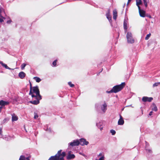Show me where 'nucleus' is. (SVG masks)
<instances>
[{"mask_svg":"<svg viewBox=\"0 0 160 160\" xmlns=\"http://www.w3.org/2000/svg\"><path fill=\"white\" fill-rule=\"evenodd\" d=\"M34 98H35L37 100H34L33 101H30L29 102L32 104L35 105L38 104L40 102L39 101L41 99H38V98H37V97H34Z\"/></svg>","mask_w":160,"mask_h":160,"instance_id":"nucleus-8","label":"nucleus"},{"mask_svg":"<svg viewBox=\"0 0 160 160\" xmlns=\"http://www.w3.org/2000/svg\"><path fill=\"white\" fill-rule=\"evenodd\" d=\"M132 0H128L127 5Z\"/></svg>","mask_w":160,"mask_h":160,"instance_id":"nucleus-40","label":"nucleus"},{"mask_svg":"<svg viewBox=\"0 0 160 160\" xmlns=\"http://www.w3.org/2000/svg\"><path fill=\"white\" fill-rule=\"evenodd\" d=\"M2 132V130L1 129H0V134Z\"/></svg>","mask_w":160,"mask_h":160,"instance_id":"nucleus-43","label":"nucleus"},{"mask_svg":"<svg viewBox=\"0 0 160 160\" xmlns=\"http://www.w3.org/2000/svg\"><path fill=\"white\" fill-rule=\"evenodd\" d=\"M79 141L78 140H74L73 142H70L69 145L72 146H77L79 144Z\"/></svg>","mask_w":160,"mask_h":160,"instance_id":"nucleus-9","label":"nucleus"},{"mask_svg":"<svg viewBox=\"0 0 160 160\" xmlns=\"http://www.w3.org/2000/svg\"><path fill=\"white\" fill-rule=\"evenodd\" d=\"M3 106L0 107V112H1V110Z\"/></svg>","mask_w":160,"mask_h":160,"instance_id":"nucleus-42","label":"nucleus"},{"mask_svg":"<svg viewBox=\"0 0 160 160\" xmlns=\"http://www.w3.org/2000/svg\"><path fill=\"white\" fill-rule=\"evenodd\" d=\"M159 84H160V82L155 83L153 85V87H155L157 86Z\"/></svg>","mask_w":160,"mask_h":160,"instance_id":"nucleus-30","label":"nucleus"},{"mask_svg":"<svg viewBox=\"0 0 160 160\" xmlns=\"http://www.w3.org/2000/svg\"><path fill=\"white\" fill-rule=\"evenodd\" d=\"M57 60H55L52 62V65L54 66H55L57 64Z\"/></svg>","mask_w":160,"mask_h":160,"instance_id":"nucleus-32","label":"nucleus"},{"mask_svg":"<svg viewBox=\"0 0 160 160\" xmlns=\"http://www.w3.org/2000/svg\"><path fill=\"white\" fill-rule=\"evenodd\" d=\"M110 9H108L107 11V12L106 14V16L107 18L110 21L112 20V16L110 15Z\"/></svg>","mask_w":160,"mask_h":160,"instance_id":"nucleus-11","label":"nucleus"},{"mask_svg":"<svg viewBox=\"0 0 160 160\" xmlns=\"http://www.w3.org/2000/svg\"><path fill=\"white\" fill-rule=\"evenodd\" d=\"M143 1L145 7L147 8L148 6V3L149 2V0H143Z\"/></svg>","mask_w":160,"mask_h":160,"instance_id":"nucleus-21","label":"nucleus"},{"mask_svg":"<svg viewBox=\"0 0 160 160\" xmlns=\"http://www.w3.org/2000/svg\"><path fill=\"white\" fill-rule=\"evenodd\" d=\"M25 158L24 156L23 155H21L20 156L19 160H25Z\"/></svg>","mask_w":160,"mask_h":160,"instance_id":"nucleus-26","label":"nucleus"},{"mask_svg":"<svg viewBox=\"0 0 160 160\" xmlns=\"http://www.w3.org/2000/svg\"><path fill=\"white\" fill-rule=\"evenodd\" d=\"M152 113H153L152 111H151V112H150L149 113V115L150 116H151V115H152Z\"/></svg>","mask_w":160,"mask_h":160,"instance_id":"nucleus-38","label":"nucleus"},{"mask_svg":"<svg viewBox=\"0 0 160 160\" xmlns=\"http://www.w3.org/2000/svg\"><path fill=\"white\" fill-rule=\"evenodd\" d=\"M151 35V34L150 33H149V34H147L145 38V39L146 40H147L150 37Z\"/></svg>","mask_w":160,"mask_h":160,"instance_id":"nucleus-25","label":"nucleus"},{"mask_svg":"<svg viewBox=\"0 0 160 160\" xmlns=\"http://www.w3.org/2000/svg\"><path fill=\"white\" fill-rule=\"evenodd\" d=\"M30 94H32V89L33 88V87H32V85L30 82Z\"/></svg>","mask_w":160,"mask_h":160,"instance_id":"nucleus-24","label":"nucleus"},{"mask_svg":"<svg viewBox=\"0 0 160 160\" xmlns=\"http://www.w3.org/2000/svg\"><path fill=\"white\" fill-rule=\"evenodd\" d=\"M127 23L126 21L124 20L123 22V28L125 30V32H126L127 29Z\"/></svg>","mask_w":160,"mask_h":160,"instance_id":"nucleus-18","label":"nucleus"},{"mask_svg":"<svg viewBox=\"0 0 160 160\" xmlns=\"http://www.w3.org/2000/svg\"><path fill=\"white\" fill-rule=\"evenodd\" d=\"M140 16L142 17H145L146 16L145 13L146 12L145 11L142 10H141L139 11V12Z\"/></svg>","mask_w":160,"mask_h":160,"instance_id":"nucleus-13","label":"nucleus"},{"mask_svg":"<svg viewBox=\"0 0 160 160\" xmlns=\"http://www.w3.org/2000/svg\"><path fill=\"white\" fill-rule=\"evenodd\" d=\"M3 21V20L2 18H0V22H2Z\"/></svg>","mask_w":160,"mask_h":160,"instance_id":"nucleus-39","label":"nucleus"},{"mask_svg":"<svg viewBox=\"0 0 160 160\" xmlns=\"http://www.w3.org/2000/svg\"><path fill=\"white\" fill-rule=\"evenodd\" d=\"M68 84L71 87H73L74 86V85L73 84H72L71 82H68Z\"/></svg>","mask_w":160,"mask_h":160,"instance_id":"nucleus-31","label":"nucleus"},{"mask_svg":"<svg viewBox=\"0 0 160 160\" xmlns=\"http://www.w3.org/2000/svg\"><path fill=\"white\" fill-rule=\"evenodd\" d=\"M38 117V116L37 113H34V118L36 119Z\"/></svg>","mask_w":160,"mask_h":160,"instance_id":"nucleus-33","label":"nucleus"},{"mask_svg":"<svg viewBox=\"0 0 160 160\" xmlns=\"http://www.w3.org/2000/svg\"><path fill=\"white\" fill-rule=\"evenodd\" d=\"M12 121H16L18 120V117L16 115L14 114H13L12 115Z\"/></svg>","mask_w":160,"mask_h":160,"instance_id":"nucleus-17","label":"nucleus"},{"mask_svg":"<svg viewBox=\"0 0 160 160\" xmlns=\"http://www.w3.org/2000/svg\"><path fill=\"white\" fill-rule=\"evenodd\" d=\"M33 78L37 82H39L41 81V79L39 78L38 77H34Z\"/></svg>","mask_w":160,"mask_h":160,"instance_id":"nucleus-20","label":"nucleus"},{"mask_svg":"<svg viewBox=\"0 0 160 160\" xmlns=\"http://www.w3.org/2000/svg\"><path fill=\"white\" fill-rule=\"evenodd\" d=\"M32 94H30L29 92V95H31L32 98L37 97L38 99H42V96L40 95V91L38 86L33 87V88L32 89Z\"/></svg>","mask_w":160,"mask_h":160,"instance_id":"nucleus-3","label":"nucleus"},{"mask_svg":"<svg viewBox=\"0 0 160 160\" xmlns=\"http://www.w3.org/2000/svg\"><path fill=\"white\" fill-rule=\"evenodd\" d=\"M62 150H59L54 156H51L48 160H64V157L66 155L65 152H62Z\"/></svg>","mask_w":160,"mask_h":160,"instance_id":"nucleus-1","label":"nucleus"},{"mask_svg":"<svg viewBox=\"0 0 160 160\" xmlns=\"http://www.w3.org/2000/svg\"><path fill=\"white\" fill-rule=\"evenodd\" d=\"M137 6H138V11H140L142 9H141V8H140V7L139 5H137Z\"/></svg>","mask_w":160,"mask_h":160,"instance_id":"nucleus-35","label":"nucleus"},{"mask_svg":"<svg viewBox=\"0 0 160 160\" xmlns=\"http://www.w3.org/2000/svg\"><path fill=\"white\" fill-rule=\"evenodd\" d=\"M26 64L25 63H23L21 65V68L23 69L26 66Z\"/></svg>","mask_w":160,"mask_h":160,"instance_id":"nucleus-28","label":"nucleus"},{"mask_svg":"<svg viewBox=\"0 0 160 160\" xmlns=\"http://www.w3.org/2000/svg\"><path fill=\"white\" fill-rule=\"evenodd\" d=\"M12 22V20L11 19H10L9 20H8L7 21V22L8 24H10L11 22Z\"/></svg>","mask_w":160,"mask_h":160,"instance_id":"nucleus-34","label":"nucleus"},{"mask_svg":"<svg viewBox=\"0 0 160 160\" xmlns=\"http://www.w3.org/2000/svg\"><path fill=\"white\" fill-rule=\"evenodd\" d=\"M31 158V156H29L27 158L25 159H27V160H30V158Z\"/></svg>","mask_w":160,"mask_h":160,"instance_id":"nucleus-37","label":"nucleus"},{"mask_svg":"<svg viewBox=\"0 0 160 160\" xmlns=\"http://www.w3.org/2000/svg\"><path fill=\"white\" fill-rule=\"evenodd\" d=\"M2 65L6 69H10V68L7 66V65L2 63Z\"/></svg>","mask_w":160,"mask_h":160,"instance_id":"nucleus-27","label":"nucleus"},{"mask_svg":"<svg viewBox=\"0 0 160 160\" xmlns=\"http://www.w3.org/2000/svg\"><path fill=\"white\" fill-rule=\"evenodd\" d=\"M146 16L148 17L149 18H152L151 16L150 15H146Z\"/></svg>","mask_w":160,"mask_h":160,"instance_id":"nucleus-36","label":"nucleus"},{"mask_svg":"<svg viewBox=\"0 0 160 160\" xmlns=\"http://www.w3.org/2000/svg\"><path fill=\"white\" fill-rule=\"evenodd\" d=\"M9 102H8L5 101L3 100L0 101V105L2 106H4L5 105L9 104Z\"/></svg>","mask_w":160,"mask_h":160,"instance_id":"nucleus-12","label":"nucleus"},{"mask_svg":"<svg viewBox=\"0 0 160 160\" xmlns=\"http://www.w3.org/2000/svg\"><path fill=\"white\" fill-rule=\"evenodd\" d=\"M107 105L105 103L101 107L102 110L104 112L107 109Z\"/></svg>","mask_w":160,"mask_h":160,"instance_id":"nucleus-16","label":"nucleus"},{"mask_svg":"<svg viewBox=\"0 0 160 160\" xmlns=\"http://www.w3.org/2000/svg\"><path fill=\"white\" fill-rule=\"evenodd\" d=\"M153 98L152 97H143L142 100L143 102H150L153 100Z\"/></svg>","mask_w":160,"mask_h":160,"instance_id":"nucleus-7","label":"nucleus"},{"mask_svg":"<svg viewBox=\"0 0 160 160\" xmlns=\"http://www.w3.org/2000/svg\"><path fill=\"white\" fill-rule=\"evenodd\" d=\"M152 105L153 108H152V110L154 111H157L158 110L157 108L155 103H153Z\"/></svg>","mask_w":160,"mask_h":160,"instance_id":"nucleus-19","label":"nucleus"},{"mask_svg":"<svg viewBox=\"0 0 160 160\" xmlns=\"http://www.w3.org/2000/svg\"><path fill=\"white\" fill-rule=\"evenodd\" d=\"M72 152L70 151L68 152V155L67 156V159L69 160L75 158V156L74 154H71Z\"/></svg>","mask_w":160,"mask_h":160,"instance_id":"nucleus-5","label":"nucleus"},{"mask_svg":"<svg viewBox=\"0 0 160 160\" xmlns=\"http://www.w3.org/2000/svg\"><path fill=\"white\" fill-rule=\"evenodd\" d=\"M120 118L118 121V124L119 125H122L124 123V121L122 116L120 115Z\"/></svg>","mask_w":160,"mask_h":160,"instance_id":"nucleus-10","label":"nucleus"},{"mask_svg":"<svg viewBox=\"0 0 160 160\" xmlns=\"http://www.w3.org/2000/svg\"><path fill=\"white\" fill-rule=\"evenodd\" d=\"M102 155V153H100L98 155V156H101Z\"/></svg>","mask_w":160,"mask_h":160,"instance_id":"nucleus-41","label":"nucleus"},{"mask_svg":"<svg viewBox=\"0 0 160 160\" xmlns=\"http://www.w3.org/2000/svg\"><path fill=\"white\" fill-rule=\"evenodd\" d=\"M136 2L137 5H140L142 3L141 0H136Z\"/></svg>","mask_w":160,"mask_h":160,"instance_id":"nucleus-23","label":"nucleus"},{"mask_svg":"<svg viewBox=\"0 0 160 160\" xmlns=\"http://www.w3.org/2000/svg\"><path fill=\"white\" fill-rule=\"evenodd\" d=\"M79 144L81 146H83L84 145H87L89 143L88 141H86V140L84 138H81L80 139Z\"/></svg>","mask_w":160,"mask_h":160,"instance_id":"nucleus-6","label":"nucleus"},{"mask_svg":"<svg viewBox=\"0 0 160 160\" xmlns=\"http://www.w3.org/2000/svg\"><path fill=\"white\" fill-rule=\"evenodd\" d=\"M113 18L114 20H116L117 16L118 13L116 9H114L113 11Z\"/></svg>","mask_w":160,"mask_h":160,"instance_id":"nucleus-14","label":"nucleus"},{"mask_svg":"<svg viewBox=\"0 0 160 160\" xmlns=\"http://www.w3.org/2000/svg\"><path fill=\"white\" fill-rule=\"evenodd\" d=\"M125 85L126 84L125 82H122L120 84L114 86L110 91H107V92L108 93H116L121 91L125 87Z\"/></svg>","mask_w":160,"mask_h":160,"instance_id":"nucleus-2","label":"nucleus"},{"mask_svg":"<svg viewBox=\"0 0 160 160\" xmlns=\"http://www.w3.org/2000/svg\"><path fill=\"white\" fill-rule=\"evenodd\" d=\"M25 73L23 72H21L18 74V76L21 79L23 78L25 76Z\"/></svg>","mask_w":160,"mask_h":160,"instance_id":"nucleus-15","label":"nucleus"},{"mask_svg":"<svg viewBox=\"0 0 160 160\" xmlns=\"http://www.w3.org/2000/svg\"><path fill=\"white\" fill-rule=\"evenodd\" d=\"M4 12V9L2 8H0V16L2 18L5 19V18L2 16L1 13L2 12Z\"/></svg>","mask_w":160,"mask_h":160,"instance_id":"nucleus-22","label":"nucleus"},{"mask_svg":"<svg viewBox=\"0 0 160 160\" xmlns=\"http://www.w3.org/2000/svg\"><path fill=\"white\" fill-rule=\"evenodd\" d=\"M110 132L113 135H115L116 133L115 131L113 129L111 130H110Z\"/></svg>","mask_w":160,"mask_h":160,"instance_id":"nucleus-29","label":"nucleus"},{"mask_svg":"<svg viewBox=\"0 0 160 160\" xmlns=\"http://www.w3.org/2000/svg\"><path fill=\"white\" fill-rule=\"evenodd\" d=\"M128 43H133L134 42V40L132 38L131 33L128 32L126 35Z\"/></svg>","mask_w":160,"mask_h":160,"instance_id":"nucleus-4","label":"nucleus"}]
</instances>
